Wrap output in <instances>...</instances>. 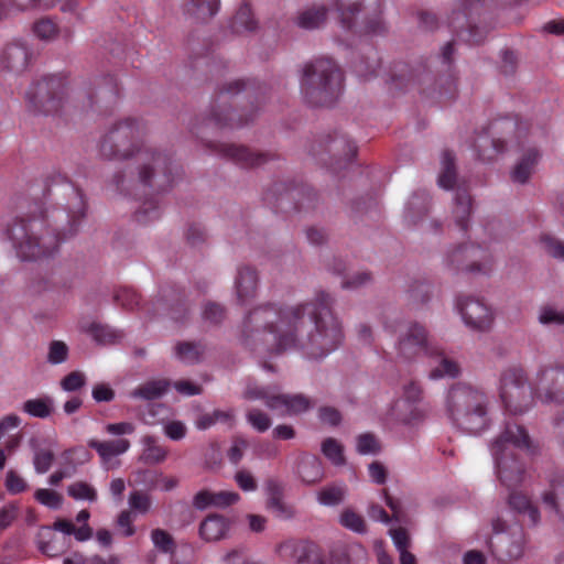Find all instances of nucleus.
I'll use <instances>...</instances> for the list:
<instances>
[{"label":"nucleus","mask_w":564,"mask_h":564,"mask_svg":"<svg viewBox=\"0 0 564 564\" xmlns=\"http://www.w3.org/2000/svg\"><path fill=\"white\" fill-rule=\"evenodd\" d=\"M333 304L332 296L319 291L314 299L293 306L259 305L243 319V344L268 352L295 349L307 359H323L344 339Z\"/></svg>","instance_id":"nucleus-1"},{"label":"nucleus","mask_w":564,"mask_h":564,"mask_svg":"<svg viewBox=\"0 0 564 564\" xmlns=\"http://www.w3.org/2000/svg\"><path fill=\"white\" fill-rule=\"evenodd\" d=\"M132 159L134 170L129 177L126 171L112 176L118 188L130 189L138 183L153 193H160L169 189L180 175V167L173 156L156 148L143 145Z\"/></svg>","instance_id":"nucleus-2"},{"label":"nucleus","mask_w":564,"mask_h":564,"mask_svg":"<svg viewBox=\"0 0 564 564\" xmlns=\"http://www.w3.org/2000/svg\"><path fill=\"white\" fill-rule=\"evenodd\" d=\"M8 234L23 260L54 257L68 236L61 227H52L47 218L14 220L8 228Z\"/></svg>","instance_id":"nucleus-3"},{"label":"nucleus","mask_w":564,"mask_h":564,"mask_svg":"<svg viewBox=\"0 0 564 564\" xmlns=\"http://www.w3.org/2000/svg\"><path fill=\"white\" fill-rule=\"evenodd\" d=\"M516 448L533 453L536 446L524 426L508 422L494 440L491 454L497 476L500 482L509 489L521 485L525 475L524 465L513 451Z\"/></svg>","instance_id":"nucleus-4"},{"label":"nucleus","mask_w":564,"mask_h":564,"mask_svg":"<svg viewBox=\"0 0 564 564\" xmlns=\"http://www.w3.org/2000/svg\"><path fill=\"white\" fill-rule=\"evenodd\" d=\"M344 89V74L330 58H317L307 63L302 73L301 91L314 107H330Z\"/></svg>","instance_id":"nucleus-5"},{"label":"nucleus","mask_w":564,"mask_h":564,"mask_svg":"<svg viewBox=\"0 0 564 564\" xmlns=\"http://www.w3.org/2000/svg\"><path fill=\"white\" fill-rule=\"evenodd\" d=\"M489 400L487 394L470 384L456 383L446 397V412L459 429L468 433H479L489 424Z\"/></svg>","instance_id":"nucleus-6"},{"label":"nucleus","mask_w":564,"mask_h":564,"mask_svg":"<svg viewBox=\"0 0 564 564\" xmlns=\"http://www.w3.org/2000/svg\"><path fill=\"white\" fill-rule=\"evenodd\" d=\"M147 131V126L134 118L110 123L99 139V155L108 161L131 160L143 147L141 140Z\"/></svg>","instance_id":"nucleus-7"},{"label":"nucleus","mask_w":564,"mask_h":564,"mask_svg":"<svg viewBox=\"0 0 564 564\" xmlns=\"http://www.w3.org/2000/svg\"><path fill=\"white\" fill-rule=\"evenodd\" d=\"M332 7L337 14L341 28L352 30L360 22V32L380 34L384 31L381 18L382 0H332Z\"/></svg>","instance_id":"nucleus-8"},{"label":"nucleus","mask_w":564,"mask_h":564,"mask_svg":"<svg viewBox=\"0 0 564 564\" xmlns=\"http://www.w3.org/2000/svg\"><path fill=\"white\" fill-rule=\"evenodd\" d=\"M67 82L59 75L34 79L25 93L30 107L44 115L57 112L66 97Z\"/></svg>","instance_id":"nucleus-9"},{"label":"nucleus","mask_w":564,"mask_h":564,"mask_svg":"<svg viewBox=\"0 0 564 564\" xmlns=\"http://www.w3.org/2000/svg\"><path fill=\"white\" fill-rule=\"evenodd\" d=\"M246 87L242 80H232L221 86L213 104L209 120L218 127L240 128L251 122L256 116L252 109L248 113L231 110V101Z\"/></svg>","instance_id":"nucleus-10"},{"label":"nucleus","mask_w":564,"mask_h":564,"mask_svg":"<svg viewBox=\"0 0 564 564\" xmlns=\"http://www.w3.org/2000/svg\"><path fill=\"white\" fill-rule=\"evenodd\" d=\"M500 397L512 414H522L533 403L532 389L521 368H509L501 376Z\"/></svg>","instance_id":"nucleus-11"},{"label":"nucleus","mask_w":564,"mask_h":564,"mask_svg":"<svg viewBox=\"0 0 564 564\" xmlns=\"http://www.w3.org/2000/svg\"><path fill=\"white\" fill-rule=\"evenodd\" d=\"M397 357L401 361H413L422 352L430 351L429 333L426 328L412 322L406 329L400 334L395 344Z\"/></svg>","instance_id":"nucleus-12"},{"label":"nucleus","mask_w":564,"mask_h":564,"mask_svg":"<svg viewBox=\"0 0 564 564\" xmlns=\"http://www.w3.org/2000/svg\"><path fill=\"white\" fill-rule=\"evenodd\" d=\"M539 398L545 403L564 404V367L545 365L536 373Z\"/></svg>","instance_id":"nucleus-13"},{"label":"nucleus","mask_w":564,"mask_h":564,"mask_svg":"<svg viewBox=\"0 0 564 564\" xmlns=\"http://www.w3.org/2000/svg\"><path fill=\"white\" fill-rule=\"evenodd\" d=\"M276 553L294 564H325L318 546L310 541H285L276 546Z\"/></svg>","instance_id":"nucleus-14"},{"label":"nucleus","mask_w":564,"mask_h":564,"mask_svg":"<svg viewBox=\"0 0 564 564\" xmlns=\"http://www.w3.org/2000/svg\"><path fill=\"white\" fill-rule=\"evenodd\" d=\"M213 151L242 167H258L275 158L269 152H253L246 147L232 143H214Z\"/></svg>","instance_id":"nucleus-15"},{"label":"nucleus","mask_w":564,"mask_h":564,"mask_svg":"<svg viewBox=\"0 0 564 564\" xmlns=\"http://www.w3.org/2000/svg\"><path fill=\"white\" fill-rule=\"evenodd\" d=\"M462 316L469 327L477 330H488L494 322L489 306L476 297H466L459 304Z\"/></svg>","instance_id":"nucleus-16"},{"label":"nucleus","mask_w":564,"mask_h":564,"mask_svg":"<svg viewBox=\"0 0 564 564\" xmlns=\"http://www.w3.org/2000/svg\"><path fill=\"white\" fill-rule=\"evenodd\" d=\"M65 193L67 195L66 213L67 223L66 226H62L64 234L68 236L74 235L77 231V227L80 220L86 215V202L82 191L75 187L73 184L65 182Z\"/></svg>","instance_id":"nucleus-17"},{"label":"nucleus","mask_w":564,"mask_h":564,"mask_svg":"<svg viewBox=\"0 0 564 564\" xmlns=\"http://www.w3.org/2000/svg\"><path fill=\"white\" fill-rule=\"evenodd\" d=\"M30 59L29 46L20 41L7 44L0 57L2 68L13 74L23 73L28 68Z\"/></svg>","instance_id":"nucleus-18"},{"label":"nucleus","mask_w":564,"mask_h":564,"mask_svg":"<svg viewBox=\"0 0 564 564\" xmlns=\"http://www.w3.org/2000/svg\"><path fill=\"white\" fill-rule=\"evenodd\" d=\"M481 250L476 246H459L448 251L446 260L448 265L463 269L468 272H481V264L477 261V256Z\"/></svg>","instance_id":"nucleus-19"},{"label":"nucleus","mask_w":564,"mask_h":564,"mask_svg":"<svg viewBox=\"0 0 564 564\" xmlns=\"http://www.w3.org/2000/svg\"><path fill=\"white\" fill-rule=\"evenodd\" d=\"M328 8L325 4H312L297 11L294 24L305 31L324 28L328 20Z\"/></svg>","instance_id":"nucleus-20"},{"label":"nucleus","mask_w":564,"mask_h":564,"mask_svg":"<svg viewBox=\"0 0 564 564\" xmlns=\"http://www.w3.org/2000/svg\"><path fill=\"white\" fill-rule=\"evenodd\" d=\"M39 551L46 556H57L66 552L70 546V540L56 535L50 527L43 525L36 534Z\"/></svg>","instance_id":"nucleus-21"},{"label":"nucleus","mask_w":564,"mask_h":564,"mask_svg":"<svg viewBox=\"0 0 564 564\" xmlns=\"http://www.w3.org/2000/svg\"><path fill=\"white\" fill-rule=\"evenodd\" d=\"M542 502L564 524V476L551 480L550 488L542 494Z\"/></svg>","instance_id":"nucleus-22"},{"label":"nucleus","mask_w":564,"mask_h":564,"mask_svg":"<svg viewBox=\"0 0 564 564\" xmlns=\"http://www.w3.org/2000/svg\"><path fill=\"white\" fill-rule=\"evenodd\" d=\"M154 314L166 315L176 323H183L189 315L187 301L183 296L158 300L154 304Z\"/></svg>","instance_id":"nucleus-23"},{"label":"nucleus","mask_w":564,"mask_h":564,"mask_svg":"<svg viewBox=\"0 0 564 564\" xmlns=\"http://www.w3.org/2000/svg\"><path fill=\"white\" fill-rule=\"evenodd\" d=\"M229 529V523L224 516L209 514L199 525V535L207 542H215L224 539Z\"/></svg>","instance_id":"nucleus-24"},{"label":"nucleus","mask_w":564,"mask_h":564,"mask_svg":"<svg viewBox=\"0 0 564 564\" xmlns=\"http://www.w3.org/2000/svg\"><path fill=\"white\" fill-rule=\"evenodd\" d=\"M87 445L98 453L104 463H108L111 458L126 453L130 447V442L127 438L111 441L89 440Z\"/></svg>","instance_id":"nucleus-25"},{"label":"nucleus","mask_w":564,"mask_h":564,"mask_svg":"<svg viewBox=\"0 0 564 564\" xmlns=\"http://www.w3.org/2000/svg\"><path fill=\"white\" fill-rule=\"evenodd\" d=\"M540 153L536 149H529L517 162L511 171V180L518 184H525L538 164Z\"/></svg>","instance_id":"nucleus-26"},{"label":"nucleus","mask_w":564,"mask_h":564,"mask_svg":"<svg viewBox=\"0 0 564 564\" xmlns=\"http://www.w3.org/2000/svg\"><path fill=\"white\" fill-rule=\"evenodd\" d=\"M408 305L414 310L425 306L433 296V286L421 280H415L406 289Z\"/></svg>","instance_id":"nucleus-27"},{"label":"nucleus","mask_w":564,"mask_h":564,"mask_svg":"<svg viewBox=\"0 0 564 564\" xmlns=\"http://www.w3.org/2000/svg\"><path fill=\"white\" fill-rule=\"evenodd\" d=\"M257 285L258 274L253 269L243 267L238 270L236 292L239 301L243 302L252 297L256 293Z\"/></svg>","instance_id":"nucleus-28"},{"label":"nucleus","mask_w":564,"mask_h":564,"mask_svg":"<svg viewBox=\"0 0 564 564\" xmlns=\"http://www.w3.org/2000/svg\"><path fill=\"white\" fill-rule=\"evenodd\" d=\"M297 474L303 482L316 484L324 476L322 462L316 456H304L299 462Z\"/></svg>","instance_id":"nucleus-29"},{"label":"nucleus","mask_w":564,"mask_h":564,"mask_svg":"<svg viewBox=\"0 0 564 564\" xmlns=\"http://www.w3.org/2000/svg\"><path fill=\"white\" fill-rule=\"evenodd\" d=\"M219 0H188L184 11L187 15L199 22H206L218 10Z\"/></svg>","instance_id":"nucleus-30"},{"label":"nucleus","mask_w":564,"mask_h":564,"mask_svg":"<svg viewBox=\"0 0 564 564\" xmlns=\"http://www.w3.org/2000/svg\"><path fill=\"white\" fill-rule=\"evenodd\" d=\"M471 214V197L465 189L458 188L455 196L453 215L456 225L462 230H467L468 219Z\"/></svg>","instance_id":"nucleus-31"},{"label":"nucleus","mask_w":564,"mask_h":564,"mask_svg":"<svg viewBox=\"0 0 564 564\" xmlns=\"http://www.w3.org/2000/svg\"><path fill=\"white\" fill-rule=\"evenodd\" d=\"M144 446L139 460L145 465H156L165 460L167 449L156 443V440L151 435H145L142 438Z\"/></svg>","instance_id":"nucleus-32"},{"label":"nucleus","mask_w":564,"mask_h":564,"mask_svg":"<svg viewBox=\"0 0 564 564\" xmlns=\"http://www.w3.org/2000/svg\"><path fill=\"white\" fill-rule=\"evenodd\" d=\"M456 178L455 155L452 151L445 150L442 152L441 156L438 184L445 189H452L456 184Z\"/></svg>","instance_id":"nucleus-33"},{"label":"nucleus","mask_w":564,"mask_h":564,"mask_svg":"<svg viewBox=\"0 0 564 564\" xmlns=\"http://www.w3.org/2000/svg\"><path fill=\"white\" fill-rule=\"evenodd\" d=\"M170 387V382L165 379L151 380L134 389L131 397L143 400H156L163 397Z\"/></svg>","instance_id":"nucleus-34"},{"label":"nucleus","mask_w":564,"mask_h":564,"mask_svg":"<svg viewBox=\"0 0 564 564\" xmlns=\"http://www.w3.org/2000/svg\"><path fill=\"white\" fill-rule=\"evenodd\" d=\"M174 349L176 357L185 364L199 362L205 352V346L200 341H178Z\"/></svg>","instance_id":"nucleus-35"},{"label":"nucleus","mask_w":564,"mask_h":564,"mask_svg":"<svg viewBox=\"0 0 564 564\" xmlns=\"http://www.w3.org/2000/svg\"><path fill=\"white\" fill-rule=\"evenodd\" d=\"M520 530L514 527L512 529V534L518 536V540L510 543V546L506 550H503L507 544L510 542V538L508 535H500L497 540L496 550L492 552L498 555L499 558H508V560H516L521 555V542H520Z\"/></svg>","instance_id":"nucleus-36"},{"label":"nucleus","mask_w":564,"mask_h":564,"mask_svg":"<svg viewBox=\"0 0 564 564\" xmlns=\"http://www.w3.org/2000/svg\"><path fill=\"white\" fill-rule=\"evenodd\" d=\"M53 399L51 397H43L30 399L23 403V411L31 416L46 419L53 412Z\"/></svg>","instance_id":"nucleus-37"},{"label":"nucleus","mask_w":564,"mask_h":564,"mask_svg":"<svg viewBox=\"0 0 564 564\" xmlns=\"http://www.w3.org/2000/svg\"><path fill=\"white\" fill-rule=\"evenodd\" d=\"M422 388L419 383L411 381L406 383L403 388L404 400L397 402L394 406V411L397 412V416L402 422H410L412 416H403L401 415V410L406 405V403H415L419 402L422 398Z\"/></svg>","instance_id":"nucleus-38"},{"label":"nucleus","mask_w":564,"mask_h":564,"mask_svg":"<svg viewBox=\"0 0 564 564\" xmlns=\"http://www.w3.org/2000/svg\"><path fill=\"white\" fill-rule=\"evenodd\" d=\"M380 66V58L378 53L373 50H369L366 55H361L355 61V72L361 77H369L376 74Z\"/></svg>","instance_id":"nucleus-39"},{"label":"nucleus","mask_w":564,"mask_h":564,"mask_svg":"<svg viewBox=\"0 0 564 564\" xmlns=\"http://www.w3.org/2000/svg\"><path fill=\"white\" fill-rule=\"evenodd\" d=\"M411 82L417 86L423 94L431 95L436 91V79L433 73L425 68H416L412 76Z\"/></svg>","instance_id":"nucleus-40"},{"label":"nucleus","mask_w":564,"mask_h":564,"mask_svg":"<svg viewBox=\"0 0 564 564\" xmlns=\"http://www.w3.org/2000/svg\"><path fill=\"white\" fill-rule=\"evenodd\" d=\"M231 28L236 33L254 32L258 29V23L250 9L241 7L234 17Z\"/></svg>","instance_id":"nucleus-41"},{"label":"nucleus","mask_w":564,"mask_h":564,"mask_svg":"<svg viewBox=\"0 0 564 564\" xmlns=\"http://www.w3.org/2000/svg\"><path fill=\"white\" fill-rule=\"evenodd\" d=\"M481 6V0H459V8L463 10L460 12H453V15L449 20L451 26L458 31L463 29L467 22V15L473 11H477Z\"/></svg>","instance_id":"nucleus-42"},{"label":"nucleus","mask_w":564,"mask_h":564,"mask_svg":"<svg viewBox=\"0 0 564 564\" xmlns=\"http://www.w3.org/2000/svg\"><path fill=\"white\" fill-rule=\"evenodd\" d=\"M89 332L99 344H113L122 338V333L107 325L91 324Z\"/></svg>","instance_id":"nucleus-43"},{"label":"nucleus","mask_w":564,"mask_h":564,"mask_svg":"<svg viewBox=\"0 0 564 564\" xmlns=\"http://www.w3.org/2000/svg\"><path fill=\"white\" fill-rule=\"evenodd\" d=\"M33 33L41 41L51 42L58 35V26L48 18H43L33 24Z\"/></svg>","instance_id":"nucleus-44"},{"label":"nucleus","mask_w":564,"mask_h":564,"mask_svg":"<svg viewBox=\"0 0 564 564\" xmlns=\"http://www.w3.org/2000/svg\"><path fill=\"white\" fill-rule=\"evenodd\" d=\"M151 540L154 546L162 553L171 554L176 550L173 536L163 529H153Z\"/></svg>","instance_id":"nucleus-45"},{"label":"nucleus","mask_w":564,"mask_h":564,"mask_svg":"<svg viewBox=\"0 0 564 564\" xmlns=\"http://www.w3.org/2000/svg\"><path fill=\"white\" fill-rule=\"evenodd\" d=\"M247 422L259 433L268 431L272 425L271 417L260 409L252 408L246 413Z\"/></svg>","instance_id":"nucleus-46"},{"label":"nucleus","mask_w":564,"mask_h":564,"mask_svg":"<svg viewBox=\"0 0 564 564\" xmlns=\"http://www.w3.org/2000/svg\"><path fill=\"white\" fill-rule=\"evenodd\" d=\"M429 209V199L425 195H413L406 205L408 217L416 221L423 217Z\"/></svg>","instance_id":"nucleus-47"},{"label":"nucleus","mask_w":564,"mask_h":564,"mask_svg":"<svg viewBox=\"0 0 564 564\" xmlns=\"http://www.w3.org/2000/svg\"><path fill=\"white\" fill-rule=\"evenodd\" d=\"M322 452L334 465L345 464L343 446L335 438H326L322 444Z\"/></svg>","instance_id":"nucleus-48"},{"label":"nucleus","mask_w":564,"mask_h":564,"mask_svg":"<svg viewBox=\"0 0 564 564\" xmlns=\"http://www.w3.org/2000/svg\"><path fill=\"white\" fill-rule=\"evenodd\" d=\"M226 317V308L216 302H207L203 306L202 318L210 325L220 324Z\"/></svg>","instance_id":"nucleus-49"},{"label":"nucleus","mask_w":564,"mask_h":564,"mask_svg":"<svg viewBox=\"0 0 564 564\" xmlns=\"http://www.w3.org/2000/svg\"><path fill=\"white\" fill-rule=\"evenodd\" d=\"M67 494L76 500L95 501L97 498L96 490L85 481H76L69 485Z\"/></svg>","instance_id":"nucleus-50"},{"label":"nucleus","mask_w":564,"mask_h":564,"mask_svg":"<svg viewBox=\"0 0 564 564\" xmlns=\"http://www.w3.org/2000/svg\"><path fill=\"white\" fill-rule=\"evenodd\" d=\"M345 490L340 487L332 486L323 488L317 496L319 503L324 506H337L344 500Z\"/></svg>","instance_id":"nucleus-51"},{"label":"nucleus","mask_w":564,"mask_h":564,"mask_svg":"<svg viewBox=\"0 0 564 564\" xmlns=\"http://www.w3.org/2000/svg\"><path fill=\"white\" fill-rule=\"evenodd\" d=\"M381 449V446L376 438V436L371 433L360 434L357 437V451L362 455L367 454H378Z\"/></svg>","instance_id":"nucleus-52"},{"label":"nucleus","mask_w":564,"mask_h":564,"mask_svg":"<svg viewBox=\"0 0 564 564\" xmlns=\"http://www.w3.org/2000/svg\"><path fill=\"white\" fill-rule=\"evenodd\" d=\"M340 523L355 532L362 533L366 531L364 519L352 510H345L340 514Z\"/></svg>","instance_id":"nucleus-53"},{"label":"nucleus","mask_w":564,"mask_h":564,"mask_svg":"<svg viewBox=\"0 0 564 564\" xmlns=\"http://www.w3.org/2000/svg\"><path fill=\"white\" fill-rule=\"evenodd\" d=\"M34 498L42 505L51 508L58 509L62 506V496L50 489H37L34 494Z\"/></svg>","instance_id":"nucleus-54"},{"label":"nucleus","mask_w":564,"mask_h":564,"mask_svg":"<svg viewBox=\"0 0 564 564\" xmlns=\"http://www.w3.org/2000/svg\"><path fill=\"white\" fill-rule=\"evenodd\" d=\"M458 372L459 367L455 361L448 358H442L440 365L431 371L430 377L432 379H438L445 376L456 377Z\"/></svg>","instance_id":"nucleus-55"},{"label":"nucleus","mask_w":564,"mask_h":564,"mask_svg":"<svg viewBox=\"0 0 564 564\" xmlns=\"http://www.w3.org/2000/svg\"><path fill=\"white\" fill-rule=\"evenodd\" d=\"M541 242L544 251L558 260L564 261V241H561L551 236H543Z\"/></svg>","instance_id":"nucleus-56"},{"label":"nucleus","mask_w":564,"mask_h":564,"mask_svg":"<svg viewBox=\"0 0 564 564\" xmlns=\"http://www.w3.org/2000/svg\"><path fill=\"white\" fill-rule=\"evenodd\" d=\"M54 454L50 449H36L33 457V464L37 474H45L52 466Z\"/></svg>","instance_id":"nucleus-57"},{"label":"nucleus","mask_w":564,"mask_h":564,"mask_svg":"<svg viewBox=\"0 0 564 564\" xmlns=\"http://www.w3.org/2000/svg\"><path fill=\"white\" fill-rule=\"evenodd\" d=\"M289 413L297 414L311 408L310 399L304 394H286V406Z\"/></svg>","instance_id":"nucleus-58"},{"label":"nucleus","mask_w":564,"mask_h":564,"mask_svg":"<svg viewBox=\"0 0 564 564\" xmlns=\"http://www.w3.org/2000/svg\"><path fill=\"white\" fill-rule=\"evenodd\" d=\"M6 488L12 495L23 492L28 489V484L15 470L10 469L6 474Z\"/></svg>","instance_id":"nucleus-59"},{"label":"nucleus","mask_w":564,"mask_h":564,"mask_svg":"<svg viewBox=\"0 0 564 564\" xmlns=\"http://www.w3.org/2000/svg\"><path fill=\"white\" fill-rule=\"evenodd\" d=\"M68 348L65 343L54 340L50 345L47 361L53 365L62 364L66 360Z\"/></svg>","instance_id":"nucleus-60"},{"label":"nucleus","mask_w":564,"mask_h":564,"mask_svg":"<svg viewBox=\"0 0 564 564\" xmlns=\"http://www.w3.org/2000/svg\"><path fill=\"white\" fill-rule=\"evenodd\" d=\"M329 151L332 152H340L343 154L345 162L350 161L356 155V147L354 143L348 141L345 138L336 139L333 141Z\"/></svg>","instance_id":"nucleus-61"},{"label":"nucleus","mask_w":564,"mask_h":564,"mask_svg":"<svg viewBox=\"0 0 564 564\" xmlns=\"http://www.w3.org/2000/svg\"><path fill=\"white\" fill-rule=\"evenodd\" d=\"M115 301L127 310H133L139 305L140 296L135 291L124 289L115 295Z\"/></svg>","instance_id":"nucleus-62"},{"label":"nucleus","mask_w":564,"mask_h":564,"mask_svg":"<svg viewBox=\"0 0 564 564\" xmlns=\"http://www.w3.org/2000/svg\"><path fill=\"white\" fill-rule=\"evenodd\" d=\"M372 281V275L370 272H357L354 273L351 276L343 281L341 286L343 289H349V290H357L359 288H362L365 285H368Z\"/></svg>","instance_id":"nucleus-63"},{"label":"nucleus","mask_w":564,"mask_h":564,"mask_svg":"<svg viewBox=\"0 0 564 564\" xmlns=\"http://www.w3.org/2000/svg\"><path fill=\"white\" fill-rule=\"evenodd\" d=\"M129 506L141 513H147L151 507V499L142 491H133L129 496Z\"/></svg>","instance_id":"nucleus-64"}]
</instances>
